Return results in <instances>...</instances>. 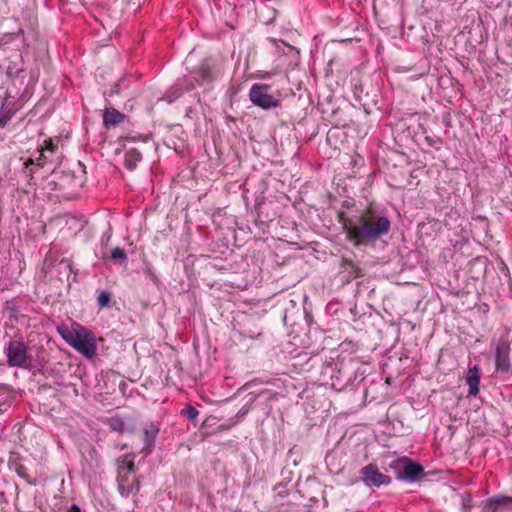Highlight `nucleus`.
<instances>
[{"mask_svg":"<svg viewBox=\"0 0 512 512\" xmlns=\"http://www.w3.org/2000/svg\"><path fill=\"white\" fill-rule=\"evenodd\" d=\"M338 221L342 225L346 240L354 247L374 245L391 230L389 218L371 207L354 216L339 211Z\"/></svg>","mask_w":512,"mask_h":512,"instance_id":"nucleus-1","label":"nucleus"},{"mask_svg":"<svg viewBox=\"0 0 512 512\" xmlns=\"http://www.w3.org/2000/svg\"><path fill=\"white\" fill-rule=\"evenodd\" d=\"M134 453H127L117 458V483L122 496L128 497L134 490H139V480L135 472Z\"/></svg>","mask_w":512,"mask_h":512,"instance_id":"nucleus-2","label":"nucleus"},{"mask_svg":"<svg viewBox=\"0 0 512 512\" xmlns=\"http://www.w3.org/2000/svg\"><path fill=\"white\" fill-rule=\"evenodd\" d=\"M389 469L399 481L414 483L424 476L423 467L406 456L392 460L389 463Z\"/></svg>","mask_w":512,"mask_h":512,"instance_id":"nucleus-3","label":"nucleus"},{"mask_svg":"<svg viewBox=\"0 0 512 512\" xmlns=\"http://www.w3.org/2000/svg\"><path fill=\"white\" fill-rule=\"evenodd\" d=\"M29 347L20 340H10L4 347L9 367L29 368L32 356L28 352Z\"/></svg>","mask_w":512,"mask_h":512,"instance_id":"nucleus-4","label":"nucleus"},{"mask_svg":"<svg viewBox=\"0 0 512 512\" xmlns=\"http://www.w3.org/2000/svg\"><path fill=\"white\" fill-rule=\"evenodd\" d=\"M271 87L263 83H254L249 90V99L253 105L264 110L280 106V101L270 93Z\"/></svg>","mask_w":512,"mask_h":512,"instance_id":"nucleus-5","label":"nucleus"},{"mask_svg":"<svg viewBox=\"0 0 512 512\" xmlns=\"http://www.w3.org/2000/svg\"><path fill=\"white\" fill-rule=\"evenodd\" d=\"M510 341L508 334L499 337L495 348V368L496 372L500 374H508L510 364Z\"/></svg>","mask_w":512,"mask_h":512,"instance_id":"nucleus-6","label":"nucleus"},{"mask_svg":"<svg viewBox=\"0 0 512 512\" xmlns=\"http://www.w3.org/2000/svg\"><path fill=\"white\" fill-rule=\"evenodd\" d=\"M359 475L361 481L367 487L379 488L382 485L387 486L392 482L390 476L381 473L377 465L372 463L362 467L359 471Z\"/></svg>","mask_w":512,"mask_h":512,"instance_id":"nucleus-7","label":"nucleus"},{"mask_svg":"<svg viewBox=\"0 0 512 512\" xmlns=\"http://www.w3.org/2000/svg\"><path fill=\"white\" fill-rule=\"evenodd\" d=\"M44 144L45 146L41 150V154L36 159V161L33 159H28L23 164V173L29 181L33 179V175L36 172V170L44 166L43 160L48 159V157L45 155V152L54 153V151L57 149V144H54L52 139L45 140Z\"/></svg>","mask_w":512,"mask_h":512,"instance_id":"nucleus-8","label":"nucleus"},{"mask_svg":"<svg viewBox=\"0 0 512 512\" xmlns=\"http://www.w3.org/2000/svg\"><path fill=\"white\" fill-rule=\"evenodd\" d=\"M87 358H92L96 353V344L93 334L85 328H80V334L76 336L71 345Z\"/></svg>","mask_w":512,"mask_h":512,"instance_id":"nucleus-9","label":"nucleus"},{"mask_svg":"<svg viewBox=\"0 0 512 512\" xmlns=\"http://www.w3.org/2000/svg\"><path fill=\"white\" fill-rule=\"evenodd\" d=\"M53 180L49 184H54L59 190L74 189L82 186L80 179L74 176L71 171H54Z\"/></svg>","mask_w":512,"mask_h":512,"instance_id":"nucleus-10","label":"nucleus"},{"mask_svg":"<svg viewBox=\"0 0 512 512\" xmlns=\"http://www.w3.org/2000/svg\"><path fill=\"white\" fill-rule=\"evenodd\" d=\"M482 512H512V497L496 495L483 502Z\"/></svg>","mask_w":512,"mask_h":512,"instance_id":"nucleus-11","label":"nucleus"},{"mask_svg":"<svg viewBox=\"0 0 512 512\" xmlns=\"http://www.w3.org/2000/svg\"><path fill=\"white\" fill-rule=\"evenodd\" d=\"M218 76L219 72H216L209 62H203L194 73V81L202 86L212 83Z\"/></svg>","mask_w":512,"mask_h":512,"instance_id":"nucleus-12","label":"nucleus"},{"mask_svg":"<svg viewBox=\"0 0 512 512\" xmlns=\"http://www.w3.org/2000/svg\"><path fill=\"white\" fill-rule=\"evenodd\" d=\"M103 125L105 128H116L123 123L127 116L114 107L105 106L102 114Z\"/></svg>","mask_w":512,"mask_h":512,"instance_id":"nucleus-13","label":"nucleus"},{"mask_svg":"<svg viewBox=\"0 0 512 512\" xmlns=\"http://www.w3.org/2000/svg\"><path fill=\"white\" fill-rule=\"evenodd\" d=\"M159 433V427L154 424L150 423L147 425L144 429L143 433V441H144V447L142 448V452L145 453V455L149 454L152 450V447L155 444V440L157 438V435Z\"/></svg>","mask_w":512,"mask_h":512,"instance_id":"nucleus-14","label":"nucleus"},{"mask_svg":"<svg viewBox=\"0 0 512 512\" xmlns=\"http://www.w3.org/2000/svg\"><path fill=\"white\" fill-rule=\"evenodd\" d=\"M467 385L469 386V394L477 395L479 392L480 385V372L477 366L469 368L468 374L466 377Z\"/></svg>","mask_w":512,"mask_h":512,"instance_id":"nucleus-15","label":"nucleus"},{"mask_svg":"<svg viewBox=\"0 0 512 512\" xmlns=\"http://www.w3.org/2000/svg\"><path fill=\"white\" fill-rule=\"evenodd\" d=\"M142 161V154L136 148H130L125 152L124 165L125 167L133 171L136 169L137 164Z\"/></svg>","mask_w":512,"mask_h":512,"instance_id":"nucleus-16","label":"nucleus"},{"mask_svg":"<svg viewBox=\"0 0 512 512\" xmlns=\"http://www.w3.org/2000/svg\"><path fill=\"white\" fill-rule=\"evenodd\" d=\"M259 18L261 21L269 25L274 22L277 16V9L268 3H263L258 10Z\"/></svg>","mask_w":512,"mask_h":512,"instance_id":"nucleus-17","label":"nucleus"},{"mask_svg":"<svg viewBox=\"0 0 512 512\" xmlns=\"http://www.w3.org/2000/svg\"><path fill=\"white\" fill-rule=\"evenodd\" d=\"M111 430L123 433L133 427V423H128L123 417L115 415L107 419Z\"/></svg>","mask_w":512,"mask_h":512,"instance_id":"nucleus-18","label":"nucleus"},{"mask_svg":"<svg viewBox=\"0 0 512 512\" xmlns=\"http://www.w3.org/2000/svg\"><path fill=\"white\" fill-rule=\"evenodd\" d=\"M103 258L113 262L114 264H120L124 267H126L128 263V257L124 249L120 247H115L114 249H112L109 257H106L104 255Z\"/></svg>","mask_w":512,"mask_h":512,"instance_id":"nucleus-19","label":"nucleus"},{"mask_svg":"<svg viewBox=\"0 0 512 512\" xmlns=\"http://www.w3.org/2000/svg\"><path fill=\"white\" fill-rule=\"evenodd\" d=\"M80 328L83 327L77 325L74 330H70L65 326H60L58 327V332L69 345H72V343L75 342L76 336L80 334Z\"/></svg>","mask_w":512,"mask_h":512,"instance_id":"nucleus-20","label":"nucleus"},{"mask_svg":"<svg viewBox=\"0 0 512 512\" xmlns=\"http://www.w3.org/2000/svg\"><path fill=\"white\" fill-rule=\"evenodd\" d=\"M122 87H124V88L128 87V85L126 84L125 78L118 79L116 82H114L111 85L110 90L104 89L102 94H103L104 98L107 100V97H112L113 95L119 94Z\"/></svg>","mask_w":512,"mask_h":512,"instance_id":"nucleus-21","label":"nucleus"},{"mask_svg":"<svg viewBox=\"0 0 512 512\" xmlns=\"http://www.w3.org/2000/svg\"><path fill=\"white\" fill-rule=\"evenodd\" d=\"M115 301L113 300V295L108 291H102L98 295V306L100 308H110L115 305Z\"/></svg>","mask_w":512,"mask_h":512,"instance_id":"nucleus-22","label":"nucleus"},{"mask_svg":"<svg viewBox=\"0 0 512 512\" xmlns=\"http://www.w3.org/2000/svg\"><path fill=\"white\" fill-rule=\"evenodd\" d=\"M14 115V111L12 109H9L2 105L0 108V129H3L6 127L8 122L11 120V118Z\"/></svg>","mask_w":512,"mask_h":512,"instance_id":"nucleus-23","label":"nucleus"},{"mask_svg":"<svg viewBox=\"0 0 512 512\" xmlns=\"http://www.w3.org/2000/svg\"><path fill=\"white\" fill-rule=\"evenodd\" d=\"M181 415L187 417L191 422H194L199 415V411L192 405H187L181 410Z\"/></svg>","mask_w":512,"mask_h":512,"instance_id":"nucleus-24","label":"nucleus"},{"mask_svg":"<svg viewBox=\"0 0 512 512\" xmlns=\"http://www.w3.org/2000/svg\"><path fill=\"white\" fill-rule=\"evenodd\" d=\"M472 507L473 505L471 495L469 493H465L462 496V512H469L472 509Z\"/></svg>","mask_w":512,"mask_h":512,"instance_id":"nucleus-25","label":"nucleus"},{"mask_svg":"<svg viewBox=\"0 0 512 512\" xmlns=\"http://www.w3.org/2000/svg\"><path fill=\"white\" fill-rule=\"evenodd\" d=\"M281 498L288 496V490L283 483H278L274 488Z\"/></svg>","mask_w":512,"mask_h":512,"instance_id":"nucleus-26","label":"nucleus"},{"mask_svg":"<svg viewBox=\"0 0 512 512\" xmlns=\"http://www.w3.org/2000/svg\"><path fill=\"white\" fill-rule=\"evenodd\" d=\"M345 265H348L351 270L355 273V276H360V269L350 260L344 259Z\"/></svg>","mask_w":512,"mask_h":512,"instance_id":"nucleus-27","label":"nucleus"},{"mask_svg":"<svg viewBox=\"0 0 512 512\" xmlns=\"http://www.w3.org/2000/svg\"><path fill=\"white\" fill-rule=\"evenodd\" d=\"M342 209H351L354 207V201L353 200H344L341 205Z\"/></svg>","mask_w":512,"mask_h":512,"instance_id":"nucleus-28","label":"nucleus"},{"mask_svg":"<svg viewBox=\"0 0 512 512\" xmlns=\"http://www.w3.org/2000/svg\"><path fill=\"white\" fill-rule=\"evenodd\" d=\"M183 94V91H177L175 92L173 95H169L168 98H169V101H173L175 99H177L178 97H180L181 95Z\"/></svg>","mask_w":512,"mask_h":512,"instance_id":"nucleus-29","label":"nucleus"},{"mask_svg":"<svg viewBox=\"0 0 512 512\" xmlns=\"http://www.w3.org/2000/svg\"><path fill=\"white\" fill-rule=\"evenodd\" d=\"M75 196H76V193H74V192H70L68 194H63V197L65 199H73V198H75Z\"/></svg>","mask_w":512,"mask_h":512,"instance_id":"nucleus-30","label":"nucleus"},{"mask_svg":"<svg viewBox=\"0 0 512 512\" xmlns=\"http://www.w3.org/2000/svg\"><path fill=\"white\" fill-rule=\"evenodd\" d=\"M67 512H81V511L78 506L72 505L71 508Z\"/></svg>","mask_w":512,"mask_h":512,"instance_id":"nucleus-31","label":"nucleus"},{"mask_svg":"<svg viewBox=\"0 0 512 512\" xmlns=\"http://www.w3.org/2000/svg\"><path fill=\"white\" fill-rule=\"evenodd\" d=\"M195 88V84L193 82H190L187 86H186V91H191Z\"/></svg>","mask_w":512,"mask_h":512,"instance_id":"nucleus-32","label":"nucleus"},{"mask_svg":"<svg viewBox=\"0 0 512 512\" xmlns=\"http://www.w3.org/2000/svg\"><path fill=\"white\" fill-rule=\"evenodd\" d=\"M247 411H248V409H246L245 407H243V408L241 409V411H240V412H241V414H242V415H244V414H246V413H247Z\"/></svg>","mask_w":512,"mask_h":512,"instance_id":"nucleus-33","label":"nucleus"},{"mask_svg":"<svg viewBox=\"0 0 512 512\" xmlns=\"http://www.w3.org/2000/svg\"><path fill=\"white\" fill-rule=\"evenodd\" d=\"M272 0H263V3L271 2Z\"/></svg>","mask_w":512,"mask_h":512,"instance_id":"nucleus-34","label":"nucleus"},{"mask_svg":"<svg viewBox=\"0 0 512 512\" xmlns=\"http://www.w3.org/2000/svg\"><path fill=\"white\" fill-rule=\"evenodd\" d=\"M102 340H103V339H102L101 337H98V338H97V341H98V342H100V341H102Z\"/></svg>","mask_w":512,"mask_h":512,"instance_id":"nucleus-35","label":"nucleus"},{"mask_svg":"<svg viewBox=\"0 0 512 512\" xmlns=\"http://www.w3.org/2000/svg\"><path fill=\"white\" fill-rule=\"evenodd\" d=\"M249 385V383H245V385L243 386V388H247V386Z\"/></svg>","mask_w":512,"mask_h":512,"instance_id":"nucleus-36","label":"nucleus"}]
</instances>
